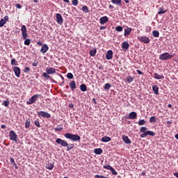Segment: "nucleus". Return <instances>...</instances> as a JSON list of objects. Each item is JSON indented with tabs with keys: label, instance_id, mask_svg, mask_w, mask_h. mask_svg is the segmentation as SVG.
<instances>
[{
	"label": "nucleus",
	"instance_id": "nucleus-1",
	"mask_svg": "<svg viewBox=\"0 0 178 178\" xmlns=\"http://www.w3.org/2000/svg\"><path fill=\"white\" fill-rule=\"evenodd\" d=\"M22 31V35L23 40H25L24 42V45H30L31 43V39H27V37H29V35L27 34V28L25 25H23L21 28Z\"/></svg>",
	"mask_w": 178,
	"mask_h": 178
},
{
	"label": "nucleus",
	"instance_id": "nucleus-2",
	"mask_svg": "<svg viewBox=\"0 0 178 178\" xmlns=\"http://www.w3.org/2000/svg\"><path fill=\"white\" fill-rule=\"evenodd\" d=\"M148 129L147 127H141L140 129V132L143 133L140 135V138H145L147 136H152V137H154L155 136V132L152 131H147Z\"/></svg>",
	"mask_w": 178,
	"mask_h": 178
},
{
	"label": "nucleus",
	"instance_id": "nucleus-3",
	"mask_svg": "<svg viewBox=\"0 0 178 178\" xmlns=\"http://www.w3.org/2000/svg\"><path fill=\"white\" fill-rule=\"evenodd\" d=\"M56 73V70L54 67H49L46 69V72L42 74V77L47 79V80H49L51 79V76L49 74H55Z\"/></svg>",
	"mask_w": 178,
	"mask_h": 178
},
{
	"label": "nucleus",
	"instance_id": "nucleus-4",
	"mask_svg": "<svg viewBox=\"0 0 178 178\" xmlns=\"http://www.w3.org/2000/svg\"><path fill=\"white\" fill-rule=\"evenodd\" d=\"M64 137H65V138L72 140V141H80V140L81 138L80 137V136H79L77 134H72L70 133L65 134Z\"/></svg>",
	"mask_w": 178,
	"mask_h": 178
},
{
	"label": "nucleus",
	"instance_id": "nucleus-5",
	"mask_svg": "<svg viewBox=\"0 0 178 178\" xmlns=\"http://www.w3.org/2000/svg\"><path fill=\"white\" fill-rule=\"evenodd\" d=\"M40 97H41V95H34L28 101H26V104L33 105V104H35V102L38 101V98H40Z\"/></svg>",
	"mask_w": 178,
	"mask_h": 178
},
{
	"label": "nucleus",
	"instance_id": "nucleus-6",
	"mask_svg": "<svg viewBox=\"0 0 178 178\" xmlns=\"http://www.w3.org/2000/svg\"><path fill=\"white\" fill-rule=\"evenodd\" d=\"M173 58V55L169 54L168 52L163 53L159 56V59L160 60H168L169 59H172Z\"/></svg>",
	"mask_w": 178,
	"mask_h": 178
},
{
	"label": "nucleus",
	"instance_id": "nucleus-7",
	"mask_svg": "<svg viewBox=\"0 0 178 178\" xmlns=\"http://www.w3.org/2000/svg\"><path fill=\"white\" fill-rule=\"evenodd\" d=\"M38 116L39 118H46L47 119H49V118H51V114L48 112L41 111L38 112Z\"/></svg>",
	"mask_w": 178,
	"mask_h": 178
},
{
	"label": "nucleus",
	"instance_id": "nucleus-8",
	"mask_svg": "<svg viewBox=\"0 0 178 178\" xmlns=\"http://www.w3.org/2000/svg\"><path fill=\"white\" fill-rule=\"evenodd\" d=\"M56 143L59 145H61V147H69V143L60 138H57L56 140Z\"/></svg>",
	"mask_w": 178,
	"mask_h": 178
},
{
	"label": "nucleus",
	"instance_id": "nucleus-9",
	"mask_svg": "<svg viewBox=\"0 0 178 178\" xmlns=\"http://www.w3.org/2000/svg\"><path fill=\"white\" fill-rule=\"evenodd\" d=\"M9 137L11 141H17V135L16 134V132H15V131H10Z\"/></svg>",
	"mask_w": 178,
	"mask_h": 178
},
{
	"label": "nucleus",
	"instance_id": "nucleus-10",
	"mask_svg": "<svg viewBox=\"0 0 178 178\" xmlns=\"http://www.w3.org/2000/svg\"><path fill=\"white\" fill-rule=\"evenodd\" d=\"M138 39L140 41V42H144V44H149V38L147 36H140L138 37Z\"/></svg>",
	"mask_w": 178,
	"mask_h": 178
},
{
	"label": "nucleus",
	"instance_id": "nucleus-11",
	"mask_svg": "<svg viewBox=\"0 0 178 178\" xmlns=\"http://www.w3.org/2000/svg\"><path fill=\"white\" fill-rule=\"evenodd\" d=\"M56 19L58 24H60V25L63 24V17H62V15H60V13L56 14Z\"/></svg>",
	"mask_w": 178,
	"mask_h": 178
},
{
	"label": "nucleus",
	"instance_id": "nucleus-12",
	"mask_svg": "<svg viewBox=\"0 0 178 178\" xmlns=\"http://www.w3.org/2000/svg\"><path fill=\"white\" fill-rule=\"evenodd\" d=\"M13 70H14L16 77H20V74L22 73V71L20 70V67L17 66H15L13 67Z\"/></svg>",
	"mask_w": 178,
	"mask_h": 178
},
{
	"label": "nucleus",
	"instance_id": "nucleus-13",
	"mask_svg": "<svg viewBox=\"0 0 178 178\" xmlns=\"http://www.w3.org/2000/svg\"><path fill=\"white\" fill-rule=\"evenodd\" d=\"M9 20V17L6 15L3 19L0 20V27H3L6 22Z\"/></svg>",
	"mask_w": 178,
	"mask_h": 178
},
{
	"label": "nucleus",
	"instance_id": "nucleus-14",
	"mask_svg": "<svg viewBox=\"0 0 178 178\" xmlns=\"http://www.w3.org/2000/svg\"><path fill=\"white\" fill-rule=\"evenodd\" d=\"M113 58V51L112 50H108L106 54V59L107 60H111Z\"/></svg>",
	"mask_w": 178,
	"mask_h": 178
},
{
	"label": "nucleus",
	"instance_id": "nucleus-15",
	"mask_svg": "<svg viewBox=\"0 0 178 178\" xmlns=\"http://www.w3.org/2000/svg\"><path fill=\"white\" fill-rule=\"evenodd\" d=\"M48 49H49V47L47 44H44L42 45V48L40 49L41 54H47L48 52Z\"/></svg>",
	"mask_w": 178,
	"mask_h": 178
},
{
	"label": "nucleus",
	"instance_id": "nucleus-16",
	"mask_svg": "<svg viewBox=\"0 0 178 178\" xmlns=\"http://www.w3.org/2000/svg\"><path fill=\"white\" fill-rule=\"evenodd\" d=\"M109 21V18H108L106 16L102 17L99 19L100 24H106Z\"/></svg>",
	"mask_w": 178,
	"mask_h": 178
},
{
	"label": "nucleus",
	"instance_id": "nucleus-17",
	"mask_svg": "<svg viewBox=\"0 0 178 178\" xmlns=\"http://www.w3.org/2000/svg\"><path fill=\"white\" fill-rule=\"evenodd\" d=\"M122 138L125 144H131V140L129 138V136L122 135Z\"/></svg>",
	"mask_w": 178,
	"mask_h": 178
},
{
	"label": "nucleus",
	"instance_id": "nucleus-18",
	"mask_svg": "<svg viewBox=\"0 0 178 178\" xmlns=\"http://www.w3.org/2000/svg\"><path fill=\"white\" fill-rule=\"evenodd\" d=\"M133 31V29L129 28V26H127V29H124V37H127L128 35H130V33Z\"/></svg>",
	"mask_w": 178,
	"mask_h": 178
},
{
	"label": "nucleus",
	"instance_id": "nucleus-19",
	"mask_svg": "<svg viewBox=\"0 0 178 178\" xmlns=\"http://www.w3.org/2000/svg\"><path fill=\"white\" fill-rule=\"evenodd\" d=\"M128 119H137V113L133 111L129 114Z\"/></svg>",
	"mask_w": 178,
	"mask_h": 178
},
{
	"label": "nucleus",
	"instance_id": "nucleus-20",
	"mask_svg": "<svg viewBox=\"0 0 178 178\" xmlns=\"http://www.w3.org/2000/svg\"><path fill=\"white\" fill-rule=\"evenodd\" d=\"M154 77L156 80H161V79H165V76H163V74L160 75L159 74H158L156 72L154 74Z\"/></svg>",
	"mask_w": 178,
	"mask_h": 178
},
{
	"label": "nucleus",
	"instance_id": "nucleus-21",
	"mask_svg": "<svg viewBox=\"0 0 178 178\" xmlns=\"http://www.w3.org/2000/svg\"><path fill=\"white\" fill-rule=\"evenodd\" d=\"M152 90L155 95H159V87L158 86H152Z\"/></svg>",
	"mask_w": 178,
	"mask_h": 178
},
{
	"label": "nucleus",
	"instance_id": "nucleus-22",
	"mask_svg": "<svg viewBox=\"0 0 178 178\" xmlns=\"http://www.w3.org/2000/svg\"><path fill=\"white\" fill-rule=\"evenodd\" d=\"M129 47H130V45L129 44V42L127 41H124V42H122V49L127 51V49H129Z\"/></svg>",
	"mask_w": 178,
	"mask_h": 178
},
{
	"label": "nucleus",
	"instance_id": "nucleus-23",
	"mask_svg": "<svg viewBox=\"0 0 178 178\" xmlns=\"http://www.w3.org/2000/svg\"><path fill=\"white\" fill-rule=\"evenodd\" d=\"M111 140H112V138H111V137L109 136H104L101 139V141L102 143H109V141H111Z\"/></svg>",
	"mask_w": 178,
	"mask_h": 178
},
{
	"label": "nucleus",
	"instance_id": "nucleus-24",
	"mask_svg": "<svg viewBox=\"0 0 178 178\" xmlns=\"http://www.w3.org/2000/svg\"><path fill=\"white\" fill-rule=\"evenodd\" d=\"M94 152L96 154V155H101L102 152H104V150L101 148H96L94 149Z\"/></svg>",
	"mask_w": 178,
	"mask_h": 178
},
{
	"label": "nucleus",
	"instance_id": "nucleus-25",
	"mask_svg": "<svg viewBox=\"0 0 178 178\" xmlns=\"http://www.w3.org/2000/svg\"><path fill=\"white\" fill-rule=\"evenodd\" d=\"M10 161L11 162V164L13 165V166H14L15 169H19V168L17 167V164H16V163L15 162V159L10 157Z\"/></svg>",
	"mask_w": 178,
	"mask_h": 178
},
{
	"label": "nucleus",
	"instance_id": "nucleus-26",
	"mask_svg": "<svg viewBox=\"0 0 178 178\" xmlns=\"http://www.w3.org/2000/svg\"><path fill=\"white\" fill-rule=\"evenodd\" d=\"M159 11L158 12V15H163V13H166L168 10H165V8L161 7L159 8Z\"/></svg>",
	"mask_w": 178,
	"mask_h": 178
},
{
	"label": "nucleus",
	"instance_id": "nucleus-27",
	"mask_svg": "<svg viewBox=\"0 0 178 178\" xmlns=\"http://www.w3.org/2000/svg\"><path fill=\"white\" fill-rule=\"evenodd\" d=\"M70 87L71 90H76V81H72L70 83Z\"/></svg>",
	"mask_w": 178,
	"mask_h": 178
},
{
	"label": "nucleus",
	"instance_id": "nucleus-28",
	"mask_svg": "<svg viewBox=\"0 0 178 178\" xmlns=\"http://www.w3.org/2000/svg\"><path fill=\"white\" fill-rule=\"evenodd\" d=\"M89 54L90 55V56H95V55L97 54V49H91L89 52Z\"/></svg>",
	"mask_w": 178,
	"mask_h": 178
},
{
	"label": "nucleus",
	"instance_id": "nucleus-29",
	"mask_svg": "<svg viewBox=\"0 0 178 178\" xmlns=\"http://www.w3.org/2000/svg\"><path fill=\"white\" fill-rule=\"evenodd\" d=\"M80 89H81V91H83V92H85V91H87V86L86 84H81L80 86Z\"/></svg>",
	"mask_w": 178,
	"mask_h": 178
},
{
	"label": "nucleus",
	"instance_id": "nucleus-30",
	"mask_svg": "<svg viewBox=\"0 0 178 178\" xmlns=\"http://www.w3.org/2000/svg\"><path fill=\"white\" fill-rule=\"evenodd\" d=\"M111 2L114 5H122V0H111Z\"/></svg>",
	"mask_w": 178,
	"mask_h": 178
},
{
	"label": "nucleus",
	"instance_id": "nucleus-31",
	"mask_svg": "<svg viewBox=\"0 0 178 178\" xmlns=\"http://www.w3.org/2000/svg\"><path fill=\"white\" fill-rule=\"evenodd\" d=\"M152 35H153V37H155V38H158V37H159V31H152Z\"/></svg>",
	"mask_w": 178,
	"mask_h": 178
},
{
	"label": "nucleus",
	"instance_id": "nucleus-32",
	"mask_svg": "<svg viewBox=\"0 0 178 178\" xmlns=\"http://www.w3.org/2000/svg\"><path fill=\"white\" fill-rule=\"evenodd\" d=\"M31 120L28 119L25 121V128L29 129L30 127Z\"/></svg>",
	"mask_w": 178,
	"mask_h": 178
},
{
	"label": "nucleus",
	"instance_id": "nucleus-33",
	"mask_svg": "<svg viewBox=\"0 0 178 178\" xmlns=\"http://www.w3.org/2000/svg\"><path fill=\"white\" fill-rule=\"evenodd\" d=\"M126 81H127V83H132L134 79L133 77H131V76H128L126 79H125Z\"/></svg>",
	"mask_w": 178,
	"mask_h": 178
},
{
	"label": "nucleus",
	"instance_id": "nucleus-34",
	"mask_svg": "<svg viewBox=\"0 0 178 178\" xmlns=\"http://www.w3.org/2000/svg\"><path fill=\"white\" fill-rule=\"evenodd\" d=\"M9 104H10L9 99H7L6 100L3 101V103L2 104V105L8 108V106H9Z\"/></svg>",
	"mask_w": 178,
	"mask_h": 178
},
{
	"label": "nucleus",
	"instance_id": "nucleus-35",
	"mask_svg": "<svg viewBox=\"0 0 178 178\" xmlns=\"http://www.w3.org/2000/svg\"><path fill=\"white\" fill-rule=\"evenodd\" d=\"M156 122V117L155 116H152L150 118H149V122L150 123H155Z\"/></svg>",
	"mask_w": 178,
	"mask_h": 178
},
{
	"label": "nucleus",
	"instance_id": "nucleus-36",
	"mask_svg": "<svg viewBox=\"0 0 178 178\" xmlns=\"http://www.w3.org/2000/svg\"><path fill=\"white\" fill-rule=\"evenodd\" d=\"M82 10L83 12H85V13H88V12H90V10H88V7L87 6H83L82 7Z\"/></svg>",
	"mask_w": 178,
	"mask_h": 178
},
{
	"label": "nucleus",
	"instance_id": "nucleus-37",
	"mask_svg": "<svg viewBox=\"0 0 178 178\" xmlns=\"http://www.w3.org/2000/svg\"><path fill=\"white\" fill-rule=\"evenodd\" d=\"M47 169H49V170H52L54 169V164L52 163H48L46 166Z\"/></svg>",
	"mask_w": 178,
	"mask_h": 178
},
{
	"label": "nucleus",
	"instance_id": "nucleus-38",
	"mask_svg": "<svg viewBox=\"0 0 178 178\" xmlns=\"http://www.w3.org/2000/svg\"><path fill=\"white\" fill-rule=\"evenodd\" d=\"M11 65H12V66H17V65H19V64L17 63V61H16V59L13 58L11 60Z\"/></svg>",
	"mask_w": 178,
	"mask_h": 178
},
{
	"label": "nucleus",
	"instance_id": "nucleus-39",
	"mask_svg": "<svg viewBox=\"0 0 178 178\" xmlns=\"http://www.w3.org/2000/svg\"><path fill=\"white\" fill-rule=\"evenodd\" d=\"M138 124L139 126H144V124H145V120H140L138 122Z\"/></svg>",
	"mask_w": 178,
	"mask_h": 178
},
{
	"label": "nucleus",
	"instance_id": "nucleus-40",
	"mask_svg": "<svg viewBox=\"0 0 178 178\" xmlns=\"http://www.w3.org/2000/svg\"><path fill=\"white\" fill-rule=\"evenodd\" d=\"M104 169H106L107 170H111L112 169V166H111L110 165L107 164L106 165L103 166Z\"/></svg>",
	"mask_w": 178,
	"mask_h": 178
},
{
	"label": "nucleus",
	"instance_id": "nucleus-41",
	"mask_svg": "<svg viewBox=\"0 0 178 178\" xmlns=\"http://www.w3.org/2000/svg\"><path fill=\"white\" fill-rule=\"evenodd\" d=\"M111 84L110 83H106L104 88V90H111Z\"/></svg>",
	"mask_w": 178,
	"mask_h": 178
},
{
	"label": "nucleus",
	"instance_id": "nucleus-42",
	"mask_svg": "<svg viewBox=\"0 0 178 178\" xmlns=\"http://www.w3.org/2000/svg\"><path fill=\"white\" fill-rule=\"evenodd\" d=\"M54 130L55 131H62V130H63V127L58 125L56 128H54Z\"/></svg>",
	"mask_w": 178,
	"mask_h": 178
},
{
	"label": "nucleus",
	"instance_id": "nucleus-43",
	"mask_svg": "<svg viewBox=\"0 0 178 178\" xmlns=\"http://www.w3.org/2000/svg\"><path fill=\"white\" fill-rule=\"evenodd\" d=\"M115 30L118 32L123 31V27L120 26H116Z\"/></svg>",
	"mask_w": 178,
	"mask_h": 178
},
{
	"label": "nucleus",
	"instance_id": "nucleus-44",
	"mask_svg": "<svg viewBox=\"0 0 178 178\" xmlns=\"http://www.w3.org/2000/svg\"><path fill=\"white\" fill-rule=\"evenodd\" d=\"M110 170H111L112 175H118V172L115 171V168H113V167H112Z\"/></svg>",
	"mask_w": 178,
	"mask_h": 178
},
{
	"label": "nucleus",
	"instance_id": "nucleus-45",
	"mask_svg": "<svg viewBox=\"0 0 178 178\" xmlns=\"http://www.w3.org/2000/svg\"><path fill=\"white\" fill-rule=\"evenodd\" d=\"M72 3L74 6H77L79 5V0H72Z\"/></svg>",
	"mask_w": 178,
	"mask_h": 178
},
{
	"label": "nucleus",
	"instance_id": "nucleus-46",
	"mask_svg": "<svg viewBox=\"0 0 178 178\" xmlns=\"http://www.w3.org/2000/svg\"><path fill=\"white\" fill-rule=\"evenodd\" d=\"M34 124L36 126V127H41V124H40V121L39 120L35 121Z\"/></svg>",
	"mask_w": 178,
	"mask_h": 178
},
{
	"label": "nucleus",
	"instance_id": "nucleus-47",
	"mask_svg": "<svg viewBox=\"0 0 178 178\" xmlns=\"http://www.w3.org/2000/svg\"><path fill=\"white\" fill-rule=\"evenodd\" d=\"M38 63H39L38 60H35V61L32 64V66H34V67H37V66H38Z\"/></svg>",
	"mask_w": 178,
	"mask_h": 178
},
{
	"label": "nucleus",
	"instance_id": "nucleus-48",
	"mask_svg": "<svg viewBox=\"0 0 178 178\" xmlns=\"http://www.w3.org/2000/svg\"><path fill=\"white\" fill-rule=\"evenodd\" d=\"M67 79H73V74H72L71 72L67 73Z\"/></svg>",
	"mask_w": 178,
	"mask_h": 178
},
{
	"label": "nucleus",
	"instance_id": "nucleus-49",
	"mask_svg": "<svg viewBox=\"0 0 178 178\" xmlns=\"http://www.w3.org/2000/svg\"><path fill=\"white\" fill-rule=\"evenodd\" d=\"M24 73H30V67H26L24 70Z\"/></svg>",
	"mask_w": 178,
	"mask_h": 178
},
{
	"label": "nucleus",
	"instance_id": "nucleus-50",
	"mask_svg": "<svg viewBox=\"0 0 178 178\" xmlns=\"http://www.w3.org/2000/svg\"><path fill=\"white\" fill-rule=\"evenodd\" d=\"M70 149H73V145L67 146V151H70Z\"/></svg>",
	"mask_w": 178,
	"mask_h": 178
},
{
	"label": "nucleus",
	"instance_id": "nucleus-51",
	"mask_svg": "<svg viewBox=\"0 0 178 178\" xmlns=\"http://www.w3.org/2000/svg\"><path fill=\"white\" fill-rule=\"evenodd\" d=\"M16 8H17V9H22V5H20V3H17L16 4Z\"/></svg>",
	"mask_w": 178,
	"mask_h": 178
},
{
	"label": "nucleus",
	"instance_id": "nucleus-52",
	"mask_svg": "<svg viewBox=\"0 0 178 178\" xmlns=\"http://www.w3.org/2000/svg\"><path fill=\"white\" fill-rule=\"evenodd\" d=\"M146 31L148 33L149 31H151V26H147L146 27Z\"/></svg>",
	"mask_w": 178,
	"mask_h": 178
},
{
	"label": "nucleus",
	"instance_id": "nucleus-53",
	"mask_svg": "<svg viewBox=\"0 0 178 178\" xmlns=\"http://www.w3.org/2000/svg\"><path fill=\"white\" fill-rule=\"evenodd\" d=\"M37 44L39 45L40 47H42V42H37Z\"/></svg>",
	"mask_w": 178,
	"mask_h": 178
},
{
	"label": "nucleus",
	"instance_id": "nucleus-54",
	"mask_svg": "<svg viewBox=\"0 0 178 178\" xmlns=\"http://www.w3.org/2000/svg\"><path fill=\"white\" fill-rule=\"evenodd\" d=\"M136 72L138 73V74H144V73H143V72H141L140 70H137Z\"/></svg>",
	"mask_w": 178,
	"mask_h": 178
},
{
	"label": "nucleus",
	"instance_id": "nucleus-55",
	"mask_svg": "<svg viewBox=\"0 0 178 178\" xmlns=\"http://www.w3.org/2000/svg\"><path fill=\"white\" fill-rule=\"evenodd\" d=\"M146 174H147L146 172L143 171V172H141V176H145Z\"/></svg>",
	"mask_w": 178,
	"mask_h": 178
},
{
	"label": "nucleus",
	"instance_id": "nucleus-56",
	"mask_svg": "<svg viewBox=\"0 0 178 178\" xmlns=\"http://www.w3.org/2000/svg\"><path fill=\"white\" fill-rule=\"evenodd\" d=\"M106 29V26H101L100 30H105Z\"/></svg>",
	"mask_w": 178,
	"mask_h": 178
},
{
	"label": "nucleus",
	"instance_id": "nucleus-57",
	"mask_svg": "<svg viewBox=\"0 0 178 178\" xmlns=\"http://www.w3.org/2000/svg\"><path fill=\"white\" fill-rule=\"evenodd\" d=\"M1 129H6V125H5V124H2V125H1Z\"/></svg>",
	"mask_w": 178,
	"mask_h": 178
},
{
	"label": "nucleus",
	"instance_id": "nucleus-58",
	"mask_svg": "<svg viewBox=\"0 0 178 178\" xmlns=\"http://www.w3.org/2000/svg\"><path fill=\"white\" fill-rule=\"evenodd\" d=\"M172 123H173V121L172 120L167 122V124H172Z\"/></svg>",
	"mask_w": 178,
	"mask_h": 178
},
{
	"label": "nucleus",
	"instance_id": "nucleus-59",
	"mask_svg": "<svg viewBox=\"0 0 178 178\" xmlns=\"http://www.w3.org/2000/svg\"><path fill=\"white\" fill-rule=\"evenodd\" d=\"M109 8L110 9H115V7L113 6H112V5H110L109 6Z\"/></svg>",
	"mask_w": 178,
	"mask_h": 178
},
{
	"label": "nucleus",
	"instance_id": "nucleus-60",
	"mask_svg": "<svg viewBox=\"0 0 178 178\" xmlns=\"http://www.w3.org/2000/svg\"><path fill=\"white\" fill-rule=\"evenodd\" d=\"M60 77H61V79L63 80L62 83H65V78L62 75H60Z\"/></svg>",
	"mask_w": 178,
	"mask_h": 178
},
{
	"label": "nucleus",
	"instance_id": "nucleus-61",
	"mask_svg": "<svg viewBox=\"0 0 178 178\" xmlns=\"http://www.w3.org/2000/svg\"><path fill=\"white\" fill-rule=\"evenodd\" d=\"M92 101H93V102H94V104H97V99H92Z\"/></svg>",
	"mask_w": 178,
	"mask_h": 178
},
{
	"label": "nucleus",
	"instance_id": "nucleus-62",
	"mask_svg": "<svg viewBox=\"0 0 178 178\" xmlns=\"http://www.w3.org/2000/svg\"><path fill=\"white\" fill-rule=\"evenodd\" d=\"M124 1L125 3H129V2H130L129 0H124Z\"/></svg>",
	"mask_w": 178,
	"mask_h": 178
},
{
	"label": "nucleus",
	"instance_id": "nucleus-63",
	"mask_svg": "<svg viewBox=\"0 0 178 178\" xmlns=\"http://www.w3.org/2000/svg\"><path fill=\"white\" fill-rule=\"evenodd\" d=\"M175 138L178 140V134L175 136Z\"/></svg>",
	"mask_w": 178,
	"mask_h": 178
},
{
	"label": "nucleus",
	"instance_id": "nucleus-64",
	"mask_svg": "<svg viewBox=\"0 0 178 178\" xmlns=\"http://www.w3.org/2000/svg\"><path fill=\"white\" fill-rule=\"evenodd\" d=\"M73 106H73V104H72L70 105V108H73Z\"/></svg>",
	"mask_w": 178,
	"mask_h": 178
}]
</instances>
